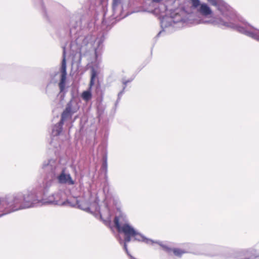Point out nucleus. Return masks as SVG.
<instances>
[{"label":"nucleus","instance_id":"nucleus-8","mask_svg":"<svg viewBox=\"0 0 259 259\" xmlns=\"http://www.w3.org/2000/svg\"><path fill=\"white\" fill-rule=\"evenodd\" d=\"M77 204L78 207L83 210H88L89 209V203L84 199H81L77 201Z\"/></svg>","mask_w":259,"mask_h":259},{"label":"nucleus","instance_id":"nucleus-2","mask_svg":"<svg viewBox=\"0 0 259 259\" xmlns=\"http://www.w3.org/2000/svg\"><path fill=\"white\" fill-rule=\"evenodd\" d=\"M36 200V194L31 191H27L23 195H18L15 196L14 202L15 204H20L19 209H23L33 206Z\"/></svg>","mask_w":259,"mask_h":259},{"label":"nucleus","instance_id":"nucleus-17","mask_svg":"<svg viewBox=\"0 0 259 259\" xmlns=\"http://www.w3.org/2000/svg\"><path fill=\"white\" fill-rule=\"evenodd\" d=\"M162 0H152V1L154 3H160Z\"/></svg>","mask_w":259,"mask_h":259},{"label":"nucleus","instance_id":"nucleus-10","mask_svg":"<svg viewBox=\"0 0 259 259\" xmlns=\"http://www.w3.org/2000/svg\"><path fill=\"white\" fill-rule=\"evenodd\" d=\"M66 77H61V80L59 83L60 92H63L65 89Z\"/></svg>","mask_w":259,"mask_h":259},{"label":"nucleus","instance_id":"nucleus-5","mask_svg":"<svg viewBox=\"0 0 259 259\" xmlns=\"http://www.w3.org/2000/svg\"><path fill=\"white\" fill-rule=\"evenodd\" d=\"M198 12L205 16L210 15L212 13L210 8L205 4H201Z\"/></svg>","mask_w":259,"mask_h":259},{"label":"nucleus","instance_id":"nucleus-1","mask_svg":"<svg viewBox=\"0 0 259 259\" xmlns=\"http://www.w3.org/2000/svg\"><path fill=\"white\" fill-rule=\"evenodd\" d=\"M121 216H116L114 218V224L117 231L119 233H122L124 235V248L127 252V245L126 243L131 241L132 238H134L135 240H139L140 234L137 232L131 226L128 224L125 223L120 225L119 221Z\"/></svg>","mask_w":259,"mask_h":259},{"label":"nucleus","instance_id":"nucleus-16","mask_svg":"<svg viewBox=\"0 0 259 259\" xmlns=\"http://www.w3.org/2000/svg\"><path fill=\"white\" fill-rule=\"evenodd\" d=\"M238 30L239 31H240L241 32H242V33L246 32V31H244V29L242 27H239L238 28Z\"/></svg>","mask_w":259,"mask_h":259},{"label":"nucleus","instance_id":"nucleus-14","mask_svg":"<svg viewBox=\"0 0 259 259\" xmlns=\"http://www.w3.org/2000/svg\"><path fill=\"white\" fill-rule=\"evenodd\" d=\"M162 248L163 250L167 252L168 253H170L171 251H172V249H171L170 248L166 246H162Z\"/></svg>","mask_w":259,"mask_h":259},{"label":"nucleus","instance_id":"nucleus-15","mask_svg":"<svg viewBox=\"0 0 259 259\" xmlns=\"http://www.w3.org/2000/svg\"><path fill=\"white\" fill-rule=\"evenodd\" d=\"M66 120V119H63L62 117H61V120L60 121H59V124L60 126H62L63 124H64V121Z\"/></svg>","mask_w":259,"mask_h":259},{"label":"nucleus","instance_id":"nucleus-9","mask_svg":"<svg viewBox=\"0 0 259 259\" xmlns=\"http://www.w3.org/2000/svg\"><path fill=\"white\" fill-rule=\"evenodd\" d=\"M172 251L174 254L177 256H181L182 254L187 252L186 251L177 248H173Z\"/></svg>","mask_w":259,"mask_h":259},{"label":"nucleus","instance_id":"nucleus-3","mask_svg":"<svg viewBox=\"0 0 259 259\" xmlns=\"http://www.w3.org/2000/svg\"><path fill=\"white\" fill-rule=\"evenodd\" d=\"M98 73L97 71L92 69L91 71V77L89 83V90L85 91L82 92L81 94L82 98L85 101H89L92 98L91 89L95 84V80L97 78Z\"/></svg>","mask_w":259,"mask_h":259},{"label":"nucleus","instance_id":"nucleus-11","mask_svg":"<svg viewBox=\"0 0 259 259\" xmlns=\"http://www.w3.org/2000/svg\"><path fill=\"white\" fill-rule=\"evenodd\" d=\"M192 6L194 8H197L198 6H200V2L199 0H190Z\"/></svg>","mask_w":259,"mask_h":259},{"label":"nucleus","instance_id":"nucleus-13","mask_svg":"<svg viewBox=\"0 0 259 259\" xmlns=\"http://www.w3.org/2000/svg\"><path fill=\"white\" fill-rule=\"evenodd\" d=\"M219 22H218V23L220 25H223L224 26H226V27H231V25H229V24L227 22H225L224 21H223L222 20L220 19L219 20Z\"/></svg>","mask_w":259,"mask_h":259},{"label":"nucleus","instance_id":"nucleus-12","mask_svg":"<svg viewBox=\"0 0 259 259\" xmlns=\"http://www.w3.org/2000/svg\"><path fill=\"white\" fill-rule=\"evenodd\" d=\"M121 0H113L112 6L113 8H115L121 3Z\"/></svg>","mask_w":259,"mask_h":259},{"label":"nucleus","instance_id":"nucleus-7","mask_svg":"<svg viewBox=\"0 0 259 259\" xmlns=\"http://www.w3.org/2000/svg\"><path fill=\"white\" fill-rule=\"evenodd\" d=\"M61 76L66 78V59H65V51H64L63 53V59L62 61L61 68Z\"/></svg>","mask_w":259,"mask_h":259},{"label":"nucleus","instance_id":"nucleus-4","mask_svg":"<svg viewBox=\"0 0 259 259\" xmlns=\"http://www.w3.org/2000/svg\"><path fill=\"white\" fill-rule=\"evenodd\" d=\"M58 180L61 184H68L69 185L74 184V181L72 180L70 174H65V169H63L58 177Z\"/></svg>","mask_w":259,"mask_h":259},{"label":"nucleus","instance_id":"nucleus-6","mask_svg":"<svg viewBox=\"0 0 259 259\" xmlns=\"http://www.w3.org/2000/svg\"><path fill=\"white\" fill-rule=\"evenodd\" d=\"M72 114V105L70 103H69L67 104L65 109L62 112L61 114V117L63 119H67L69 117H70Z\"/></svg>","mask_w":259,"mask_h":259}]
</instances>
